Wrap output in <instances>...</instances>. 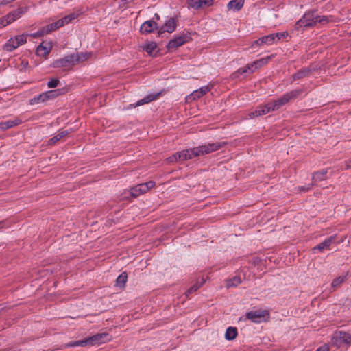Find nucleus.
Segmentation results:
<instances>
[{
    "instance_id": "obj_1",
    "label": "nucleus",
    "mask_w": 351,
    "mask_h": 351,
    "mask_svg": "<svg viewBox=\"0 0 351 351\" xmlns=\"http://www.w3.org/2000/svg\"><path fill=\"white\" fill-rule=\"evenodd\" d=\"M110 340L109 334L107 332L97 333L91 337H88L82 340L75 341L71 342L67 346H99Z\"/></svg>"
},
{
    "instance_id": "obj_2",
    "label": "nucleus",
    "mask_w": 351,
    "mask_h": 351,
    "mask_svg": "<svg viewBox=\"0 0 351 351\" xmlns=\"http://www.w3.org/2000/svg\"><path fill=\"white\" fill-rule=\"evenodd\" d=\"M225 143L216 142L189 149L191 158L208 154L221 149Z\"/></svg>"
},
{
    "instance_id": "obj_3",
    "label": "nucleus",
    "mask_w": 351,
    "mask_h": 351,
    "mask_svg": "<svg viewBox=\"0 0 351 351\" xmlns=\"http://www.w3.org/2000/svg\"><path fill=\"white\" fill-rule=\"evenodd\" d=\"M330 343L337 348H347L351 345V335L343 331L336 332L331 339Z\"/></svg>"
},
{
    "instance_id": "obj_4",
    "label": "nucleus",
    "mask_w": 351,
    "mask_h": 351,
    "mask_svg": "<svg viewBox=\"0 0 351 351\" xmlns=\"http://www.w3.org/2000/svg\"><path fill=\"white\" fill-rule=\"evenodd\" d=\"M316 10H308L295 24V29L300 30L301 28H312L315 26Z\"/></svg>"
},
{
    "instance_id": "obj_5",
    "label": "nucleus",
    "mask_w": 351,
    "mask_h": 351,
    "mask_svg": "<svg viewBox=\"0 0 351 351\" xmlns=\"http://www.w3.org/2000/svg\"><path fill=\"white\" fill-rule=\"evenodd\" d=\"M303 92L302 89H295L285 93L276 100L272 101L276 110L289 103L291 100L296 99Z\"/></svg>"
},
{
    "instance_id": "obj_6",
    "label": "nucleus",
    "mask_w": 351,
    "mask_h": 351,
    "mask_svg": "<svg viewBox=\"0 0 351 351\" xmlns=\"http://www.w3.org/2000/svg\"><path fill=\"white\" fill-rule=\"evenodd\" d=\"M191 40L190 33H182L180 35L176 36L173 39L169 40L166 47L168 51H172L182 45L188 43Z\"/></svg>"
},
{
    "instance_id": "obj_7",
    "label": "nucleus",
    "mask_w": 351,
    "mask_h": 351,
    "mask_svg": "<svg viewBox=\"0 0 351 351\" xmlns=\"http://www.w3.org/2000/svg\"><path fill=\"white\" fill-rule=\"evenodd\" d=\"M28 34L17 35L14 38H10L5 44L4 49L7 51H12L27 42Z\"/></svg>"
},
{
    "instance_id": "obj_8",
    "label": "nucleus",
    "mask_w": 351,
    "mask_h": 351,
    "mask_svg": "<svg viewBox=\"0 0 351 351\" xmlns=\"http://www.w3.org/2000/svg\"><path fill=\"white\" fill-rule=\"evenodd\" d=\"M77 56H72V54L64 56L62 58L56 60L51 64L53 68H67L75 65V61L77 60Z\"/></svg>"
},
{
    "instance_id": "obj_9",
    "label": "nucleus",
    "mask_w": 351,
    "mask_h": 351,
    "mask_svg": "<svg viewBox=\"0 0 351 351\" xmlns=\"http://www.w3.org/2000/svg\"><path fill=\"white\" fill-rule=\"evenodd\" d=\"M155 186V182L153 181H149L145 183H142L135 186L134 187L131 189V196L136 197L140 195L141 194L145 193L150 189L153 188Z\"/></svg>"
},
{
    "instance_id": "obj_10",
    "label": "nucleus",
    "mask_w": 351,
    "mask_h": 351,
    "mask_svg": "<svg viewBox=\"0 0 351 351\" xmlns=\"http://www.w3.org/2000/svg\"><path fill=\"white\" fill-rule=\"evenodd\" d=\"M176 27L177 20L173 17H171L166 20L162 27H159L158 36H160L165 32L172 33L176 30Z\"/></svg>"
},
{
    "instance_id": "obj_11",
    "label": "nucleus",
    "mask_w": 351,
    "mask_h": 351,
    "mask_svg": "<svg viewBox=\"0 0 351 351\" xmlns=\"http://www.w3.org/2000/svg\"><path fill=\"white\" fill-rule=\"evenodd\" d=\"M273 101H270L265 105L259 106L253 112L250 114L251 117L265 115L270 112L276 111Z\"/></svg>"
},
{
    "instance_id": "obj_12",
    "label": "nucleus",
    "mask_w": 351,
    "mask_h": 351,
    "mask_svg": "<svg viewBox=\"0 0 351 351\" xmlns=\"http://www.w3.org/2000/svg\"><path fill=\"white\" fill-rule=\"evenodd\" d=\"M191 159L189 149L178 152L167 158L169 163Z\"/></svg>"
},
{
    "instance_id": "obj_13",
    "label": "nucleus",
    "mask_w": 351,
    "mask_h": 351,
    "mask_svg": "<svg viewBox=\"0 0 351 351\" xmlns=\"http://www.w3.org/2000/svg\"><path fill=\"white\" fill-rule=\"evenodd\" d=\"M267 311H252L246 313V318L254 323H261L265 316L267 315Z\"/></svg>"
},
{
    "instance_id": "obj_14",
    "label": "nucleus",
    "mask_w": 351,
    "mask_h": 351,
    "mask_svg": "<svg viewBox=\"0 0 351 351\" xmlns=\"http://www.w3.org/2000/svg\"><path fill=\"white\" fill-rule=\"evenodd\" d=\"M158 29L159 27L154 20L146 21L140 27V32L143 34H148Z\"/></svg>"
},
{
    "instance_id": "obj_15",
    "label": "nucleus",
    "mask_w": 351,
    "mask_h": 351,
    "mask_svg": "<svg viewBox=\"0 0 351 351\" xmlns=\"http://www.w3.org/2000/svg\"><path fill=\"white\" fill-rule=\"evenodd\" d=\"M336 235H332L326 239L323 242L319 243L312 248V252L315 253L317 251L322 252L324 250H330V245L336 240Z\"/></svg>"
},
{
    "instance_id": "obj_16",
    "label": "nucleus",
    "mask_w": 351,
    "mask_h": 351,
    "mask_svg": "<svg viewBox=\"0 0 351 351\" xmlns=\"http://www.w3.org/2000/svg\"><path fill=\"white\" fill-rule=\"evenodd\" d=\"M213 3V0H187L189 7L195 10H198L204 5L211 6Z\"/></svg>"
},
{
    "instance_id": "obj_17",
    "label": "nucleus",
    "mask_w": 351,
    "mask_h": 351,
    "mask_svg": "<svg viewBox=\"0 0 351 351\" xmlns=\"http://www.w3.org/2000/svg\"><path fill=\"white\" fill-rule=\"evenodd\" d=\"M275 41V36L274 34H271L269 35L264 36L255 41L253 42L252 47H255V46H261L263 44H266L267 45H271Z\"/></svg>"
},
{
    "instance_id": "obj_18",
    "label": "nucleus",
    "mask_w": 351,
    "mask_h": 351,
    "mask_svg": "<svg viewBox=\"0 0 351 351\" xmlns=\"http://www.w3.org/2000/svg\"><path fill=\"white\" fill-rule=\"evenodd\" d=\"M44 43L43 42L37 47L36 54L39 56L47 58L52 49V44L51 43H47L44 45Z\"/></svg>"
},
{
    "instance_id": "obj_19",
    "label": "nucleus",
    "mask_w": 351,
    "mask_h": 351,
    "mask_svg": "<svg viewBox=\"0 0 351 351\" xmlns=\"http://www.w3.org/2000/svg\"><path fill=\"white\" fill-rule=\"evenodd\" d=\"M313 71L311 67H306L300 69L292 75L293 80H300L306 77H308Z\"/></svg>"
},
{
    "instance_id": "obj_20",
    "label": "nucleus",
    "mask_w": 351,
    "mask_h": 351,
    "mask_svg": "<svg viewBox=\"0 0 351 351\" xmlns=\"http://www.w3.org/2000/svg\"><path fill=\"white\" fill-rule=\"evenodd\" d=\"M21 14H22V12L20 11H15L13 13H10L6 16L5 19H1L0 23L3 26H5V25L11 23L12 22L19 19L21 16Z\"/></svg>"
},
{
    "instance_id": "obj_21",
    "label": "nucleus",
    "mask_w": 351,
    "mask_h": 351,
    "mask_svg": "<svg viewBox=\"0 0 351 351\" xmlns=\"http://www.w3.org/2000/svg\"><path fill=\"white\" fill-rule=\"evenodd\" d=\"M67 89L66 88L51 90L45 92L47 98V100H51L58 97L59 95H64L66 93Z\"/></svg>"
},
{
    "instance_id": "obj_22",
    "label": "nucleus",
    "mask_w": 351,
    "mask_h": 351,
    "mask_svg": "<svg viewBox=\"0 0 351 351\" xmlns=\"http://www.w3.org/2000/svg\"><path fill=\"white\" fill-rule=\"evenodd\" d=\"M61 24L62 22H59L58 21H57L56 22L44 26L41 28L43 34L44 35H46L59 29L60 27H61Z\"/></svg>"
},
{
    "instance_id": "obj_23",
    "label": "nucleus",
    "mask_w": 351,
    "mask_h": 351,
    "mask_svg": "<svg viewBox=\"0 0 351 351\" xmlns=\"http://www.w3.org/2000/svg\"><path fill=\"white\" fill-rule=\"evenodd\" d=\"M21 123V120L16 119L14 120H9L4 122H0L1 130L5 131L14 126L19 125Z\"/></svg>"
},
{
    "instance_id": "obj_24",
    "label": "nucleus",
    "mask_w": 351,
    "mask_h": 351,
    "mask_svg": "<svg viewBox=\"0 0 351 351\" xmlns=\"http://www.w3.org/2000/svg\"><path fill=\"white\" fill-rule=\"evenodd\" d=\"M210 90V88L208 86H202L200 88L193 91L191 93V96L193 97V99H199L205 94L208 93Z\"/></svg>"
},
{
    "instance_id": "obj_25",
    "label": "nucleus",
    "mask_w": 351,
    "mask_h": 351,
    "mask_svg": "<svg viewBox=\"0 0 351 351\" xmlns=\"http://www.w3.org/2000/svg\"><path fill=\"white\" fill-rule=\"evenodd\" d=\"M327 170L322 169L319 171L315 172L312 176L313 182L315 184L317 182L325 180L326 179Z\"/></svg>"
},
{
    "instance_id": "obj_26",
    "label": "nucleus",
    "mask_w": 351,
    "mask_h": 351,
    "mask_svg": "<svg viewBox=\"0 0 351 351\" xmlns=\"http://www.w3.org/2000/svg\"><path fill=\"white\" fill-rule=\"evenodd\" d=\"M160 95V93H158L156 94H149V95L145 96L144 98L138 100L136 102L135 106H141V105H143L145 104H148V103L152 101L153 100L156 99Z\"/></svg>"
},
{
    "instance_id": "obj_27",
    "label": "nucleus",
    "mask_w": 351,
    "mask_h": 351,
    "mask_svg": "<svg viewBox=\"0 0 351 351\" xmlns=\"http://www.w3.org/2000/svg\"><path fill=\"white\" fill-rule=\"evenodd\" d=\"M244 5V0H232L228 2L227 7L229 10H240Z\"/></svg>"
},
{
    "instance_id": "obj_28",
    "label": "nucleus",
    "mask_w": 351,
    "mask_h": 351,
    "mask_svg": "<svg viewBox=\"0 0 351 351\" xmlns=\"http://www.w3.org/2000/svg\"><path fill=\"white\" fill-rule=\"evenodd\" d=\"M273 57L274 55H271L269 56H267L265 58H261L256 61L253 62L252 63H251V64H253V69L255 71L257 68L261 67L263 65L267 64Z\"/></svg>"
},
{
    "instance_id": "obj_29",
    "label": "nucleus",
    "mask_w": 351,
    "mask_h": 351,
    "mask_svg": "<svg viewBox=\"0 0 351 351\" xmlns=\"http://www.w3.org/2000/svg\"><path fill=\"white\" fill-rule=\"evenodd\" d=\"M48 100H47L46 94L44 92V93H42L40 95H38L37 96H35L33 98H32L29 100V104L30 105H35V104H40V103H45V102H46Z\"/></svg>"
},
{
    "instance_id": "obj_30",
    "label": "nucleus",
    "mask_w": 351,
    "mask_h": 351,
    "mask_svg": "<svg viewBox=\"0 0 351 351\" xmlns=\"http://www.w3.org/2000/svg\"><path fill=\"white\" fill-rule=\"evenodd\" d=\"M68 130H64L58 132L56 136L50 138L48 141V144L50 145H55L58 141H59L61 138L66 136L69 134Z\"/></svg>"
},
{
    "instance_id": "obj_31",
    "label": "nucleus",
    "mask_w": 351,
    "mask_h": 351,
    "mask_svg": "<svg viewBox=\"0 0 351 351\" xmlns=\"http://www.w3.org/2000/svg\"><path fill=\"white\" fill-rule=\"evenodd\" d=\"M237 334V328L236 327L230 326L226 329L225 338L227 340L231 341L236 338Z\"/></svg>"
},
{
    "instance_id": "obj_32",
    "label": "nucleus",
    "mask_w": 351,
    "mask_h": 351,
    "mask_svg": "<svg viewBox=\"0 0 351 351\" xmlns=\"http://www.w3.org/2000/svg\"><path fill=\"white\" fill-rule=\"evenodd\" d=\"M128 280V275L125 272L121 273L116 280L115 285L119 287H124Z\"/></svg>"
},
{
    "instance_id": "obj_33",
    "label": "nucleus",
    "mask_w": 351,
    "mask_h": 351,
    "mask_svg": "<svg viewBox=\"0 0 351 351\" xmlns=\"http://www.w3.org/2000/svg\"><path fill=\"white\" fill-rule=\"evenodd\" d=\"M241 282V278L239 276H234L227 280L226 287L228 288L234 287L238 286Z\"/></svg>"
},
{
    "instance_id": "obj_34",
    "label": "nucleus",
    "mask_w": 351,
    "mask_h": 351,
    "mask_svg": "<svg viewBox=\"0 0 351 351\" xmlns=\"http://www.w3.org/2000/svg\"><path fill=\"white\" fill-rule=\"evenodd\" d=\"M77 15L75 13H72L71 14H69L62 19L58 20L59 22H62L61 27L64 26V25L69 24L71 23L73 20H74L75 18H77Z\"/></svg>"
},
{
    "instance_id": "obj_35",
    "label": "nucleus",
    "mask_w": 351,
    "mask_h": 351,
    "mask_svg": "<svg viewBox=\"0 0 351 351\" xmlns=\"http://www.w3.org/2000/svg\"><path fill=\"white\" fill-rule=\"evenodd\" d=\"M72 56H77V60L75 61V64L78 63V62H83L84 60H88L90 57V53H72Z\"/></svg>"
},
{
    "instance_id": "obj_36",
    "label": "nucleus",
    "mask_w": 351,
    "mask_h": 351,
    "mask_svg": "<svg viewBox=\"0 0 351 351\" xmlns=\"http://www.w3.org/2000/svg\"><path fill=\"white\" fill-rule=\"evenodd\" d=\"M157 44L155 42H149L144 47V50L149 55L156 49Z\"/></svg>"
},
{
    "instance_id": "obj_37",
    "label": "nucleus",
    "mask_w": 351,
    "mask_h": 351,
    "mask_svg": "<svg viewBox=\"0 0 351 351\" xmlns=\"http://www.w3.org/2000/svg\"><path fill=\"white\" fill-rule=\"evenodd\" d=\"M248 71H250V73H252L254 71V69H253V64H247L243 68H239L236 71L239 73V75H241L243 74L246 73Z\"/></svg>"
},
{
    "instance_id": "obj_38",
    "label": "nucleus",
    "mask_w": 351,
    "mask_h": 351,
    "mask_svg": "<svg viewBox=\"0 0 351 351\" xmlns=\"http://www.w3.org/2000/svg\"><path fill=\"white\" fill-rule=\"evenodd\" d=\"M345 280L344 277L339 276L333 280L332 282V287L337 288L341 284H342Z\"/></svg>"
},
{
    "instance_id": "obj_39",
    "label": "nucleus",
    "mask_w": 351,
    "mask_h": 351,
    "mask_svg": "<svg viewBox=\"0 0 351 351\" xmlns=\"http://www.w3.org/2000/svg\"><path fill=\"white\" fill-rule=\"evenodd\" d=\"M315 18H316L315 26L317 25V24L318 23H321V24H326V23H328V21H329L328 19V17L326 16H319V15L315 14Z\"/></svg>"
},
{
    "instance_id": "obj_40",
    "label": "nucleus",
    "mask_w": 351,
    "mask_h": 351,
    "mask_svg": "<svg viewBox=\"0 0 351 351\" xmlns=\"http://www.w3.org/2000/svg\"><path fill=\"white\" fill-rule=\"evenodd\" d=\"M60 81L58 79L52 78L47 82V86L49 88H55L58 85Z\"/></svg>"
},
{
    "instance_id": "obj_41",
    "label": "nucleus",
    "mask_w": 351,
    "mask_h": 351,
    "mask_svg": "<svg viewBox=\"0 0 351 351\" xmlns=\"http://www.w3.org/2000/svg\"><path fill=\"white\" fill-rule=\"evenodd\" d=\"M199 287L200 285H198L197 283L193 285L187 290V291L186 292V295L188 297L190 294L196 291Z\"/></svg>"
},
{
    "instance_id": "obj_42",
    "label": "nucleus",
    "mask_w": 351,
    "mask_h": 351,
    "mask_svg": "<svg viewBox=\"0 0 351 351\" xmlns=\"http://www.w3.org/2000/svg\"><path fill=\"white\" fill-rule=\"evenodd\" d=\"M315 184L313 182H312V184H308V186H299L298 187V191L301 193H305V192H307L308 191L311 187L314 185Z\"/></svg>"
},
{
    "instance_id": "obj_43",
    "label": "nucleus",
    "mask_w": 351,
    "mask_h": 351,
    "mask_svg": "<svg viewBox=\"0 0 351 351\" xmlns=\"http://www.w3.org/2000/svg\"><path fill=\"white\" fill-rule=\"evenodd\" d=\"M287 35H288V34L286 32L274 34L275 39L277 38L278 40H280L282 38H286L287 36Z\"/></svg>"
},
{
    "instance_id": "obj_44",
    "label": "nucleus",
    "mask_w": 351,
    "mask_h": 351,
    "mask_svg": "<svg viewBox=\"0 0 351 351\" xmlns=\"http://www.w3.org/2000/svg\"><path fill=\"white\" fill-rule=\"evenodd\" d=\"M44 36V34H43L42 29H40L36 32L31 34V36L32 38H37V37H40V36Z\"/></svg>"
},
{
    "instance_id": "obj_45",
    "label": "nucleus",
    "mask_w": 351,
    "mask_h": 351,
    "mask_svg": "<svg viewBox=\"0 0 351 351\" xmlns=\"http://www.w3.org/2000/svg\"><path fill=\"white\" fill-rule=\"evenodd\" d=\"M240 75H239L238 73H237V71H234V73H232L230 76V78L231 80H238L240 78Z\"/></svg>"
},
{
    "instance_id": "obj_46",
    "label": "nucleus",
    "mask_w": 351,
    "mask_h": 351,
    "mask_svg": "<svg viewBox=\"0 0 351 351\" xmlns=\"http://www.w3.org/2000/svg\"><path fill=\"white\" fill-rule=\"evenodd\" d=\"M329 350V348L327 345L324 344L320 347H319L316 351H328Z\"/></svg>"
},
{
    "instance_id": "obj_47",
    "label": "nucleus",
    "mask_w": 351,
    "mask_h": 351,
    "mask_svg": "<svg viewBox=\"0 0 351 351\" xmlns=\"http://www.w3.org/2000/svg\"><path fill=\"white\" fill-rule=\"evenodd\" d=\"M346 169H350L351 168V158L346 162Z\"/></svg>"
},
{
    "instance_id": "obj_48",
    "label": "nucleus",
    "mask_w": 351,
    "mask_h": 351,
    "mask_svg": "<svg viewBox=\"0 0 351 351\" xmlns=\"http://www.w3.org/2000/svg\"><path fill=\"white\" fill-rule=\"evenodd\" d=\"M154 19H155L156 21H159L160 19V17L157 13H156V14H154Z\"/></svg>"
},
{
    "instance_id": "obj_49",
    "label": "nucleus",
    "mask_w": 351,
    "mask_h": 351,
    "mask_svg": "<svg viewBox=\"0 0 351 351\" xmlns=\"http://www.w3.org/2000/svg\"><path fill=\"white\" fill-rule=\"evenodd\" d=\"M5 222L2 221H0V228H2L5 226Z\"/></svg>"
},
{
    "instance_id": "obj_50",
    "label": "nucleus",
    "mask_w": 351,
    "mask_h": 351,
    "mask_svg": "<svg viewBox=\"0 0 351 351\" xmlns=\"http://www.w3.org/2000/svg\"><path fill=\"white\" fill-rule=\"evenodd\" d=\"M3 351H16V350L8 348V349L3 350Z\"/></svg>"
},
{
    "instance_id": "obj_51",
    "label": "nucleus",
    "mask_w": 351,
    "mask_h": 351,
    "mask_svg": "<svg viewBox=\"0 0 351 351\" xmlns=\"http://www.w3.org/2000/svg\"><path fill=\"white\" fill-rule=\"evenodd\" d=\"M4 309V307L2 306V305H0V313L2 312V311Z\"/></svg>"
}]
</instances>
